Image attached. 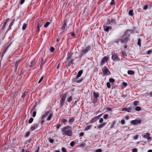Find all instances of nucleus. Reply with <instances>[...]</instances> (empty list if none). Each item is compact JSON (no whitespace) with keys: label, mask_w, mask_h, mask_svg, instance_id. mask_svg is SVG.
<instances>
[{"label":"nucleus","mask_w":152,"mask_h":152,"mask_svg":"<svg viewBox=\"0 0 152 152\" xmlns=\"http://www.w3.org/2000/svg\"><path fill=\"white\" fill-rule=\"evenodd\" d=\"M66 97V95L65 94H62L61 96V99L60 102V106H62L64 104L65 100Z\"/></svg>","instance_id":"obj_4"},{"label":"nucleus","mask_w":152,"mask_h":152,"mask_svg":"<svg viewBox=\"0 0 152 152\" xmlns=\"http://www.w3.org/2000/svg\"><path fill=\"white\" fill-rule=\"evenodd\" d=\"M148 7V6L147 5H144L143 7V9L144 10H146Z\"/></svg>","instance_id":"obj_57"},{"label":"nucleus","mask_w":152,"mask_h":152,"mask_svg":"<svg viewBox=\"0 0 152 152\" xmlns=\"http://www.w3.org/2000/svg\"><path fill=\"white\" fill-rule=\"evenodd\" d=\"M108 59V58L107 57H104L101 61L100 64V65L101 66H103V65L107 61Z\"/></svg>","instance_id":"obj_6"},{"label":"nucleus","mask_w":152,"mask_h":152,"mask_svg":"<svg viewBox=\"0 0 152 152\" xmlns=\"http://www.w3.org/2000/svg\"><path fill=\"white\" fill-rule=\"evenodd\" d=\"M33 121V118H30L28 121V123L31 124L32 123Z\"/></svg>","instance_id":"obj_40"},{"label":"nucleus","mask_w":152,"mask_h":152,"mask_svg":"<svg viewBox=\"0 0 152 152\" xmlns=\"http://www.w3.org/2000/svg\"><path fill=\"white\" fill-rule=\"evenodd\" d=\"M75 120L74 118L73 117L72 118L69 120V124H72L73 123Z\"/></svg>","instance_id":"obj_24"},{"label":"nucleus","mask_w":152,"mask_h":152,"mask_svg":"<svg viewBox=\"0 0 152 152\" xmlns=\"http://www.w3.org/2000/svg\"><path fill=\"white\" fill-rule=\"evenodd\" d=\"M72 127L69 126H66L63 127L61 129V132L63 135L71 137L72 135Z\"/></svg>","instance_id":"obj_1"},{"label":"nucleus","mask_w":152,"mask_h":152,"mask_svg":"<svg viewBox=\"0 0 152 152\" xmlns=\"http://www.w3.org/2000/svg\"><path fill=\"white\" fill-rule=\"evenodd\" d=\"M96 152H102V150L101 149H98L96 150Z\"/></svg>","instance_id":"obj_60"},{"label":"nucleus","mask_w":152,"mask_h":152,"mask_svg":"<svg viewBox=\"0 0 152 152\" xmlns=\"http://www.w3.org/2000/svg\"><path fill=\"white\" fill-rule=\"evenodd\" d=\"M109 24H111L110 23V19H108L107 20V22L106 23L105 26H107V25H109Z\"/></svg>","instance_id":"obj_43"},{"label":"nucleus","mask_w":152,"mask_h":152,"mask_svg":"<svg viewBox=\"0 0 152 152\" xmlns=\"http://www.w3.org/2000/svg\"><path fill=\"white\" fill-rule=\"evenodd\" d=\"M50 23L48 22H47L44 25V27L45 28H47L50 24Z\"/></svg>","instance_id":"obj_34"},{"label":"nucleus","mask_w":152,"mask_h":152,"mask_svg":"<svg viewBox=\"0 0 152 152\" xmlns=\"http://www.w3.org/2000/svg\"><path fill=\"white\" fill-rule=\"evenodd\" d=\"M128 37H126L121 39V43L126 42L128 41Z\"/></svg>","instance_id":"obj_16"},{"label":"nucleus","mask_w":152,"mask_h":152,"mask_svg":"<svg viewBox=\"0 0 152 152\" xmlns=\"http://www.w3.org/2000/svg\"><path fill=\"white\" fill-rule=\"evenodd\" d=\"M127 73L129 75H134V72L131 70H129L127 72Z\"/></svg>","instance_id":"obj_25"},{"label":"nucleus","mask_w":152,"mask_h":152,"mask_svg":"<svg viewBox=\"0 0 152 152\" xmlns=\"http://www.w3.org/2000/svg\"><path fill=\"white\" fill-rule=\"evenodd\" d=\"M91 49V47L89 46H88L86 48L83 50L80 53L79 55V56L81 58L83 55L86 54L88 51H89Z\"/></svg>","instance_id":"obj_2"},{"label":"nucleus","mask_w":152,"mask_h":152,"mask_svg":"<svg viewBox=\"0 0 152 152\" xmlns=\"http://www.w3.org/2000/svg\"><path fill=\"white\" fill-rule=\"evenodd\" d=\"M132 110V108L131 107L127 108V107H124L122 109V111H127L128 112H131V110Z\"/></svg>","instance_id":"obj_15"},{"label":"nucleus","mask_w":152,"mask_h":152,"mask_svg":"<svg viewBox=\"0 0 152 152\" xmlns=\"http://www.w3.org/2000/svg\"><path fill=\"white\" fill-rule=\"evenodd\" d=\"M12 43V42H11L9 45L6 47V48H5V47L4 48V50H3V51L2 53V57L4 56V54L5 53L6 51H7V50L8 49L9 47L10 46V45H11V44Z\"/></svg>","instance_id":"obj_8"},{"label":"nucleus","mask_w":152,"mask_h":152,"mask_svg":"<svg viewBox=\"0 0 152 152\" xmlns=\"http://www.w3.org/2000/svg\"><path fill=\"white\" fill-rule=\"evenodd\" d=\"M91 125H88V126L86 127V128L85 129V130H88L91 127Z\"/></svg>","instance_id":"obj_36"},{"label":"nucleus","mask_w":152,"mask_h":152,"mask_svg":"<svg viewBox=\"0 0 152 152\" xmlns=\"http://www.w3.org/2000/svg\"><path fill=\"white\" fill-rule=\"evenodd\" d=\"M30 132L29 131H27L25 134V137H28L29 135Z\"/></svg>","instance_id":"obj_39"},{"label":"nucleus","mask_w":152,"mask_h":152,"mask_svg":"<svg viewBox=\"0 0 152 152\" xmlns=\"http://www.w3.org/2000/svg\"><path fill=\"white\" fill-rule=\"evenodd\" d=\"M9 20V18H7L6 19L5 21V22L4 23V24L3 25L4 26H6V24L7 23V22H8Z\"/></svg>","instance_id":"obj_38"},{"label":"nucleus","mask_w":152,"mask_h":152,"mask_svg":"<svg viewBox=\"0 0 152 152\" xmlns=\"http://www.w3.org/2000/svg\"><path fill=\"white\" fill-rule=\"evenodd\" d=\"M83 70H80L78 73L77 75L75 77V79H77L78 78L80 77L81 75L83 73Z\"/></svg>","instance_id":"obj_12"},{"label":"nucleus","mask_w":152,"mask_h":152,"mask_svg":"<svg viewBox=\"0 0 152 152\" xmlns=\"http://www.w3.org/2000/svg\"><path fill=\"white\" fill-rule=\"evenodd\" d=\"M103 28L104 31L106 32H108L109 30L112 29V27L110 26H107L104 25L103 26Z\"/></svg>","instance_id":"obj_10"},{"label":"nucleus","mask_w":152,"mask_h":152,"mask_svg":"<svg viewBox=\"0 0 152 152\" xmlns=\"http://www.w3.org/2000/svg\"><path fill=\"white\" fill-rule=\"evenodd\" d=\"M137 149L136 148H133L132 150V152H137Z\"/></svg>","instance_id":"obj_58"},{"label":"nucleus","mask_w":152,"mask_h":152,"mask_svg":"<svg viewBox=\"0 0 152 152\" xmlns=\"http://www.w3.org/2000/svg\"><path fill=\"white\" fill-rule=\"evenodd\" d=\"M108 117V115L107 114H105L103 116V118L104 119H106Z\"/></svg>","instance_id":"obj_49"},{"label":"nucleus","mask_w":152,"mask_h":152,"mask_svg":"<svg viewBox=\"0 0 152 152\" xmlns=\"http://www.w3.org/2000/svg\"><path fill=\"white\" fill-rule=\"evenodd\" d=\"M49 141L50 143H53L54 142V140L53 139L50 138L49 139Z\"/></svg>","instance_id":"obj_46"},{"label":"nucleus","mask_w":152,"mask_h":152,"mask_svg":"<svg viewBox=\"0 0 152 152\" xmlns=\"http://www.w3.org/2000/svg\"><path fill=\"white\" fill-rule=\"evenodd\" d=\"M138 102L137 101H135L133 103V104L134 106H137L138 104Z\"/></svg>","instance_id":"obj_52"},{"label":"nucleus","mask_w":152,"mask_h":152,"mask_svg":"<svg viewBox=\"0 0 152 152\" xmlns=\"http://www.w3.org/2000/svg\"><path fill=\"white\" fill-rule=\"evenodd\" d=\"M93 95L94 98L96 99L99 96V94L98 92H94Z\"/></svg>","instance_id":"obj_19"},{"label":"nucleus","mask_w":152,"mask_h":152,"mask_svg":"<svg viewBox=\"0 0 152 152\" xmlns=\"http://www.w3.org/2000/svg\"><path fill=\"white\" fill-rule=\"evenodd\" d=\"M67 20H65L64 21V24L63 26L61 28L62 29H64L67 25Z\"/></svg>","instance_id":"obj_18"},{"label":"nucleus","mask_w":152,"mask_h":152,"mask_svg":"<svg viewBox=\"0 0 152 152\" xmlns=\"http://www.w3.org/2000/svg\"><path fill=\"white\" fill-rule=\"evenodd\" d=\"M112 59L114 61H116L119 60L118 57L116 53L112 52Z\"/></svg>","instance_id":"obj_5"},{"label":"nucleus","mask_w":152,"mask_h":152,"mask_svg":"<svg viewBox=\"0 0 152 152\" xmlns=\"http://www.w3.org/2000/svg\"><path fill=\"white\" fill-rule=\"evenodd\" d=\"M38 125L37 124H34L33 125H32L31 126L30 130H31V131H33L34 129H36L37 128V127H38Z\"/></svg>","instance_id":"obj_9"},{"label":"nucleus","mask_w":152,"mask_h":152,"mask_svg":"<svg viewBox=\"0 0 152 152\" xmlns=\"http://www.w3.org/2000/svg\"><path fill=\"white\" fill-rule=\"evenodd\" d=\"M46 61H44L43 60V58H42V62L40 66L41 68H42V67L45 64Z\"/></svg>","instance_id":"obj_23"},{"label":"nucleus","mask_w":152,"mask_h":152,"mask_svg":"<svg viewBox=\"0 0 152 152\" xmlns=\"http://www.w3.org/2000/svg\"><path fill=\"white\" fill-rule=\"evenodd\" d=\"M67 63L66 65L67 66H70L72 64V62L70 60V61H67Z\"/></svg>","instance_id":"obj_26"},{"label":"nucleus","mask_w":152,"mask_h":152,"mask_svg":"<svg viewBox=\"0 0 152 152\" xmlns=\"http://www.w3.org/2000/svg\"><path fill=\"white\" fill-rule=\"evenodd\" d=\"M121 122L122 124H125V121L124 120H122L121 121Z\"/></svg>","instance_id":"obj_62"},{"label":"nucleus","mask_w":152,"mask_h":152,"mask_svg":"<svg viewBox=\"0 0 152 152\" xmlns=\"http://www.w3.org/2000/svg\"><path fill=\"white\" fill-rule=\"evenodd\" d=\"M83 80V78H82L81 79H80V80H77L76 81V82L77 83H80Z\"/></svg>","instance_id":"obj_54"},{"label":"nucleus","mask_w":152,"mask_h":152,"mask_svg":"<svg viewBox=\"0 0 152 152\" xmlns=\"http://www.w3.org/2000/svg\"><path fill=\"white\" fill-rule=\"evenodd\" d=\"M137 44L140 47L141 46V40L140 38L138 39Z\"/></svg>","instance_id":"obj_35"},{"label":"nucleus","mask_w":152,"mask_h":152,"mask_svg":"<svg viewBox=\"0 0 152 152\" xmlns=\"http://www.w3.org/2000/svg\"><path fill=\"white\" fill-rule=\"evenodd\" d=\"M150 134L148 133H146L145 135H144L143 137L145 138H147L148 140H151V138L149 136Z\"/></svg>","instance_id":"obj_14"},{"label":"nucleus","mask_w":152,"mask_h":152,"mask_svg":"<svg viewBox=\"0 0 152 152\" xmlns=\"http://www.w3.org/2000/svg\"><path fill=\"white\" fill-rule=\"evenodd\" d=\"M20 62V60L17 61L15 65V68L14 69V72L16 73L17 70L18 66L19 65Z\"/></svg>","instance_id":"obj_11"},{"label":"nucleus","mask_w":152,"mask_h":152,"mask_svg":"<svg viewBox=\"0 0 152 152\" xmlns=\"http://www.w3.org/2000/svg\"><path fill=\"white\" fill-rule=\"evenodd\" d=\"M135 110L137 111H140L141 110V107L139 106L135 108Z\"/></svg>","instance_id":"obj_30"},{"label":"nucleus","mask_w":152,"mask_h":152,"mask_svg":"<svg viewBox=\"0 0 152 152\" xmlns=\"http://www.w3.org/2000/svg\"><path fill=\"white\" fill-rule=\"evenodd\" d=\"M61 125L60 124H58L56 126V130H57L60 127Z\"/></svg>","instance_id":"obj_47"},{"label":"nucleus","mask_w":152,"mask_h":152,"mask_svg":"<svg viewBox=\"0 0 152 152\" xmlns=\"http://www.w3.org/2000/svg\"><path fill=\"white\" fill-rule=\"evenodd\" d=\"M52 113H50L49 115V116H48V117L47 119V120L50 121L51 119V118H52Z\"/></svg>","instance_id":"obj_32"},{"label":"nucleus","mask_w":152,"mask_h":152,"mask_svg":"<svg viewBox=\"0 0 152 152\" xmlns=\"http://www.w3.org/2000/svg\"><path fill=\"white\" fill-rule=\"evenodd\" d=\"M110 23L111 25L113 24L115 25L116 24V22H115V20L114 19H110Z\"/></svg>","instance_id":"obj_20"},{"label":"nucleus","mask_w":152,"mask_h":152,"mask_svg":"<svg viewBox=\"0 0 152 152\" xmlns=\"http://www.w3.org/2000/svg\"><path fill=\"white\" fill-rule=\"evenodd\" d=\"M103 120L102 118H101L100 119L99 122V123H102L103 122Z\"/></svg>","instance_id":"obj_63"},{"label":"nucleus","mask_w":152,"mask_h":152,"mask_svg":"<svg viewBox=\"0 0 152 152\" xmlns=\"http://www.w3.org/2000/svg\"><path fill=\"white\" fill-rule=\"evenodd\" d=\"M54 50H55V49L54 47H51L50 49V52H52L54 51Z\"/></svg>","instance_id":"obj_50"},{"label":"nucleus","mask_w":152,"mask_h":152,"mask_svg":"<svg viewBox=\"0 0 152 152\" xmlns=\"http://www.w3.org/2000/svg\"><path fill=\"white\" fill-rule=\"evenodd\" d=\"M102 71L104 75H108L110 74V72L106 66H104L102 68Z\"/></svg>","instance_id":"obj_3"},{"label":"nucleus","mask_w":152,"mask_h":152,"mask_svg":"<svg viewBox=\"0 0 152 152\" xmlns=\"http://www.w3.org/2000/svg\"><path fill=\"white\" fill-rule=\"evenodd\" d=\"M114 1V0H112L111 2L110 3V5H113L115 3Z\"/></svg>","instance_id":"obj_56"},{"label":"nucleus","mask_w":152,"mask_h":152,"mask_svg":"<svg viewBox=\"0 0 152 152\" xmlns=\"http://www.w3.org/2000/svg\"><path fill=\"white\" fill-rule=\"evenodd\" d=\"M37 61L35 60H33L30 64L28 65L29 67H32L34 66L35 64H36Z\"/></svg>","instance_id":"obj_13"},{"label":"nucleus","mask_w":152,"mask_h":152,"mask_svg":"<svg viewBox=\"0 0 152 152\" xmlns=\"http://www.w3.org/2000/svg\"><path fill=\"white\" fill-rule=\"evenodd\" d=\"M141 121L140 120H135L132 121L131 123L133 124L136 125L141 123Z\"/></svg>","instance_id":"obj_7"},{"label":"nucleus","mask_w":152,"mask_h":152,"mask_svg":"<svg viewBox=\"0 0 152 152\" xmlns=\"http://www.w3.org/2000/svg\"><path fill=\"white\" fill-rule=\"evenodd\" d=\"M116 123L115 121H113L111 123V124L110 126V128H112L114 127V125H115Z\"/></svg>","instance_id":"obj_29"},{"label":"nucleus","mask_w":152,"mask_h":152,"mask_svg":"<svg viewBox=\"0 0 152 152\" xmlns=\"http://www.w3.org/2000/svg\"><path fill=\"white\" fill-rule=\"evenodd\" d=\"M27 24H26V23H24L23 24V27H22V29L23 30H25L26 27H27Z\"/></svg>","instance_id":"obj_28"},{"label":"nucleus","mask_w":152,"mask_h":152,"mask_svg":"<svg viewBox=\"0 0 152 152\" xmlns=\"http://www.w3.org/2000/svg\"><path fill=\"white\" fill-rule=\"evenodd\" d=\"M43 21V19H41L38 21L37 22V25H40L41 23Z\"/></svg>","instance_id":"obj_41"},{"label":"nucleus","mask_w":152,"mask_h":152,"mask_svg":"<svg viewBox=\"0 0 152 152\" xmlns=\"http://www.w3.org/2000/svg\"><path fill=\"white\" fill-rule=\"evenodd\" d=\"M109 81L110 82L113 83L115 82V80L113 78H110L109 79Z\"/></svg>","instance_id":"obj_37"},{"label":"nucleus","mask_w":152,"mask_h":152,"mask_svg":"<svg viewBox=\"0 0 152 152\" xmlns=\"http://www.w3.org/2000/svg\"><path fill=\"white\" fill-rule=\"evenodd\" d=\"M106 122L104 123H103L102 124H100L99 126H97V128L98 129L102 128H103L104 126L106 125Z\"/></svg>","instance_id":"obj_21"},{"label":"nucleus","mask_w":152,"mask_h":152,"mask_svg":"<svg viewBox=\"0 0 152 152\" xmlns=\"http://www.w3.org/2000/svg\"><path fill=\"white\" fill-rule=\"evenodd\" d=\"M49 113V111H47V112H46L45 113L44 115L45 116H46L48 115Z\"/></svg>","instance_id":"obj_55"},{"label":"nucleus","mask_w":152,"mask_h":152,"mask_svg":"<svg viewBox=\"0 0 152 152\" xmlns=\"http://www.w3.org/2000/svg\"><path fill=\"white\" fill-rule=\"evenodd\" d=\"M37 103L35 104L34 105L33 107H32L30 113H31L34 110H35L36 107H37Z\"/></svg>","instance_id":"obj_22"},{"label":"nucleus","mask_w":152,"mask_h":152,"mask_svg":"<svg viewBox=\"0 0 152 152\" xmlns=\"http://www.w3.org/2000/svg\"><path fill=\"white\" fill-rule=\"evenodd\" d=\"M40 25H37V32H39V30H40Z\"/></svg>","instance_id":"obj_45"},{"label":"nucleus","mask_w":152,"mask_h":152,"mask_svg":"<svg viewBox=\"0 0 152 152\" xmlns=\"http://www.w3.org/2000/svg\"><path fill=\"white\" fill-rule=\"evenodd\" d=\"M96 121V120L95 119V117H94V118H92V119L91 120V121H90V123H94Z\"/></svg>","instance_id":"obj_33"},{"label":"nucleus","mask_w":152,"mask_h":152,"mask_svg":"<svg viewBox=\"0 0 152 152\" xmlns=\"http://www.w3.org/2000/svg\"><path fill=\"white\" fill-rule=\"evenodd\" d=\"M133 10H130L129 12V14L131 16H132L133 15Z\"/></svg>","instance_id":"obj_27"},{"label":"nucleus","mask_w":152,"mask_h":152,"mask_svg":"<svg viewBox=\"0 0 152 152\" xmlns=\"http://www.w3.org/2000/svg\"><path fill=\"white\" fill-rule=\"evenodd\" d=\"M36 111H34L33 113V114H32V116L33 117H34L36 115Z\"/></svg>","instance_id":"obj_51"},{"label":"nucleus","mask_w":152,"mask_h":152,"mask_svg":"<svg viewBox=\"0 0 152 152\" xmlns=\"http://www.w3.org/2000/svg\"><path fill=\"white\" fill-rule=\"evenodd\" d=\"M75 142L73 141H72L70 143V145L71 146L73 147L75 145Z\"/></svg>","instance_id":"obj_53"},{"label":"nucleus","mask_w":152,"mask_h":152,"mask_svg":"<svg viewBox=\"0 0 152 152\" xmlns=\"http://www.w3.org/2000/svg\"><path fill=\"white\" fill-rule=\"evenodd\" d=\"M152 52V50H148L147 52V54H150Z\"/></svg>","instance_id":"obj_59"},{"label":"nucleus","mask_w":152,"mask_h":152,"mask_svg":"<svg viewBox=\"0 0 152 152\" xmlns=\"http://www.w3.org/2000/svg\"><path fill=\"white\" fill-rule=\"evenodd\" d=\"M72 100V96H71L68 98L67 99V101L69 102H70Z\"/></svg>","instance_id":"obj_31"},{"label":"nucleus","mask_w":152,"mask_h":152,"mask_svg":"<svg viewBox=\"0 0 152 152\" xmlns=\"http://www.w3.org/2000/svg\"><path fill=\"white\" fill-rule=\"evenodd\" d=\"M108 88H110V83L109 82H108L106 84Z\"/></svg>","instance_id":"obj_42"},{"label":"nucleus","mask_w":152,"mask_h":152,"mask_svg":"<svg viewBox=\"0 0 152 152\" xmlns=\"http://www.w3.org/2000/svg\"><path fill=\"white\" fill-rule=\"evenodd\" d=\"M84 133L83 132H82L80 133L79 134V136L80 137H82L84 135Z\"/></svg>","instance_id":"obj_64"},{"label":"nucleus","mask_w":152,"mask_h":152,"mask_svg":"<svg viewBox=\"0 0 152 152\" xmlns=\"http://www.w3.org/2000/svg\"><path fill=\"white\" fill-rule=\"evenodd\" d=\"M62 151L63 152H66V149L64 147H62L61 149Z\"/></svg>","instance_id":"obj_48"},{"label":"nucleus","mask_w":152,"mask_h":152,"mask_svg":"<svg viewBox=\"0 0 152 152\" xmlns=\"http://www.w3.org/2000/svg\"><path fill=\"white\" fill-rule=\"evenodd\" d=\"M123 85L124 86L126 87L127 86V83L125 82H123L122 83Z\"/></svg>","instance_id":"obj_61"},{"label":"nucleus","mask_w":152,"mask_h":152,"mask_svg":"<svg viewBox=\"0 0 152 152\" xmlns=\"http://www.w3.org/2000/svg\"><path fill=\"white\" fill-rule=\"evenodd\" d=\"M67 121V120L66 119H63L61 120V122L62 123L65 124Z\"/></svg>","instance_id":"obj_44"},{"label":"nucleus","mask_w":152,"mask_h":152,"mask_svg":"<svg viewBox=\"0 0 152 152\" xmlns=\"http://www.w3.org/2000/svg\"><path fill=\"white\" fill-rule=\"evenodd\" d=\"M73 54V53L72 52H70L68 53V56L66 58V60H68L70 59L71 58Z\"/></svg>","instance_id":"obj_17"}]
</instances>
